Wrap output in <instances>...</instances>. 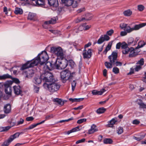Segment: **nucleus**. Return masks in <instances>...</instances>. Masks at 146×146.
<instances>
[{
  "label": "nucleus",
  "mask_w": 146,
  "mask_h": 146,
  "mask_svg": "<svg viewBox=\"0 0 146 146\" xmlns=\"http://www.w3.org/2000/svg\"><path fill=\"white\" fill-rule=\"evenodd\" d=\"M49 57L45 51H42L32 61H27L23 64L21 68V70H23L29 68L36 66L39 63L40 65L44 64L48 59Z\"/></svg>",
  "instance_id": "nucleus-1"
},
{
  "label": "nucleus",
  "mask_w": 146,
  "mask_h": 146,
  "mask_svg": "<svg viewBox=\"0 0 146 146\" xmlns=\"http://www.w3.org/2000/svg\"><path fill=\"white\" fill-rule=\"evenodd\" d=\"M146 25V23H141L135 25L134 27L131 28L128 24L123 23L120 24V26L122 29H123L127 33H129L134 31L139 30L140 28Z\"/></svg>",
  "instance_id": "nucleus-2"
},
{
  "label": "nucleus",
  "mask_w": 146,
  "mask_h": 146,
  "mask_svg": "<svg viewBox=\"0 0 146 146\" xmlns=\"http://www.w3.org/2000/svg\"><path fill=\"white\" fill-rule=\"evenodd\" d=\"M75 74L74 72L72 73L68 70H65L62 71L60 73L61 79L63 83H65L67 80L70 81L74 77L73 75Z\"/></svg>",
  "instance_id": "nucleus-3"
},
{
  "label": "nucleus",
  "mask_w": 146,
  "mask_h": 146,
  "mask_svg": "<svg viewBox=\"0 0 146 146\" xmlns=\"http://www.w3.org/2000/svg\"><path fill=\"white\" fill-rule=\"evenodd\" d=\"M117 53L115 51L113 52L111 54L108 56L110 62H106L105 65L107 68H111L112 67V66L114 65L115 62L117 60Z\"/></svg>",
  "instance_id": "nucleus-4"
},
{
  "label": "nucleus",
  "mask_w": 146,
  "mask_h": 146,
  "mask_svg": "<svg viewBox=\"0 0 146 146\" xmlns=\"http://www.w3.org/2000/svg\"><path fill=\"white\" fill-rule=\"evenodd\" d=\"M43 86L45 89H48L51 92H54L58 90L60 88V85L54 81L49 84L44 83Z\"/></svg>",
  "instance_id": "nucleus-5"
},
{
  "label": "nucleus",
  "mask_w": 146,
  "mask_h": 146,
  "mask_svg": "<svg viewBox=\"0 0 146 146\" xmlns=\"http://www.w3.org/2000/svg\"><path fill=\"white\" fill-rule=\"evenodd\" d=\"M56 68L57 69H63L66 68L68 64V60L66 59H58L56 58Z\"/></svg>",
  "instance_id": "nucleus-6"
},
{
  "label": "nucleus",
  "mask_w": 146,
  "mask_h": 146,
  "mask_svg": "<svg viewBox=\"0 0 146 146\" xmlns=\"http://www.w3.org/2000/svg\"><path fill=\"white\" fill-rule=\"evenodd\" d=\"M51 51L53 53L56 54L58 57V59L60 58L62 59L64 58V53L62 48L59 47H52L51 48Z\"/></svg>",
  "instance_id": "nucleus-7"
},
{
  "label": "nucleus",
  "mask_w": 146,
  "mask_h": 146,
  "mask_svg": "<svg viewBox=\"0 0 146 146\" xmlns=\"http://www.w3.org/2000/svg\"><path fill=\"white\" fill-rule=\"evenodd\" d=\"M45 76L43 79L44 83L49 84L54 81L53 79V76L52 74L48 72H47L44 74Z\"/></svg>",
  "instance_id": "nucleus-8"
},
{
  "label": "nucleus",
  "mask_w": 146,
  "mask_h": 146,
  "mask_svg": "<svg viewBox=\"0 0 146 146\" xmlns=\"http://www.w3.org/2000/svg\"><path fill=\"white\" fill-rule=\"evenodd\" d=\"M53 115L52 114H50L46 115L45 117V119L43 120L40 122L37 123L36 124H33L30 125L29 127H27L25 129V130L26 131L30 129H32L35 127L43 123L45 121L48 120L50 118H53Z\"/></svg>",
  "instance_id": "nucleus-9"
},
{
  "label": "nucleus",
  "mask_w": 146,
  "mask_h": 146,
  "mask_svg": "<svg viewBox=\"0 0 146 146\" xmlns=\"http://www.w3.org/2000/svg\"><path fill=\"white\" fill-rule=\"evenodd\" d=\"M56 60L55 62L52 61L51 62H46L45 64L44 68L46 70H51L55 67H56Z\"/></svg>",
  "instance_id": "nucleus-10"
},
{
  "label": "nucleus",
  "mask_w": 146,
  "mask_h": 146,
  "mask_svg": "<svg viewBox=\"0 0 146 146\" xmlns=\"http://www.w3.org/2000/svg\"><path fill=\"white\" fill-rule=\"evenodd\" d=\"M4 86L5 88V93L8 95H11L12 90L11 87L10 86L9 83L7 82L4 84Z\"/></svg>",
  "instance_id": "nucleus-11"
},
{
  "label": "nucleus",
  "mask_w": 146,
  "mask_h": 146,
  "mask_svg": "<svg viewBox=\"0 0 146 146\" xmlns=\"http://www.w3.org/2000/svg\"><path fill=\"white\" fill-rule=\"evenodd\" d=\"M128 45L125 42H122L121 48L122 49V53L124 54H127L129 53L130 48L128 47Z\"/></svg>",
  "instance_id": "nucleus-12"
},
{
  "label": "nucleus",
  "mask_w": 146,
  "mask_h": 146,
  "mask_svg": "<svg viewBox=\"0 0 146 146\" xmlns=\"http://www.w3.org/2000/svg\"><path fill=\"white\" fill-rule=\"evenodd\" d=\"M110 39V37L107 35H102L98 40L97 43L98 44H101L105 41L109 40Z\"/></svg>",
  "instance_id": "nucleus-13"
},
{
  "label": "nucleus",
  "mask_w": 146,
  "mask_h": 146,
  "mask_svg": "<svg viewBox=\"0 0 146 146\" xmlns=\"http://www.w3.org/2000/svg\"><path fill=\"white\" fill-rule=\"evenodd\" d=\"M92 50L89 49L88 50L85 49L83 51V55L84 58L89 59L92 56Z\"/></svg>",
  "instance_id": "nucleus-14"
},
{
  "label": "nucleus",
  "mask_w": 146,
  "mask_h": 146,
  "mask_svg": "<svg viewBox=\"0 0 146 146\" xmlns=\"http://www.w3.org/2000/svg\"><path fill=\"white\" fill-rule=\"evenodd\" d=\"M13 90L15 94L18 95H21L22 91L20 86H15L13 87Z\"/></svg>",
  "instance_id": "nucleus-15"
},
{
  "label": "nucleus",
  "mask_w": 146,
  "mask_h": 146,
  "mask_svg": "<svg viewBox=\"0 0 146 146\" xmlns=\"http://www.w3.org/2000/svg\"><path fill=\"white\" fill-rule=\"evenodd\" d=\"M49 4L51 6L56 7L58 5V0H48Z\"/></svg>",
  "instance_id": "nucleus-16"
},
{
  "label": "nucleus",
  "mask_w": 146,
  "mask_h": 146,
  "mask_svg": "<svg viewBox=\"0 0 146 146\" xmlns=\"http://www.w3.org/2000/svg\"><path fill=\"white\" fill-rule=\"evenodd\" d=\"M106 91L103 88L100 91H98L97 90H94L92 91V93L93 95H102L104 92Z\"/></svg>",
  "instance_id": "nucleus-17"
},
{
  "label": "nucleus",
  "mask_w": 146,
  "mask_h": 146,
  "mask_svg": "<svg viewBox=\"0 0 146 146\" xmlns=\"http://www.w3.org/2000/svg\"><path fill=\"white\" fill-rule=\"evenodd\" d=\"M56 18H51V20L48 21H45L44 24L43 25V27L46 28V25H48L50 24H54L56 22Z\"/></svg>",
  "instance_id": "nucleus-18"
},
{
  "label": "nucleus",
  "mask_w": 146,
  "mask_h": 146,
  "mask_svg": "<svg viewBox=\"0 0 146 146\" xmlns=\"http://www.w3.org/2000/svg\"><path fill=\"white\" fill-rule=\"evenodd\" d=\"M138 54V52L136 51V50L134 49L133 48H130V51L129 52V57H132L136 56Z\"/></svg>",
  "instance_id": "nucleus-19"
},
{
  "label": "nucleus",
  "mask_w": 146,
  "mask_h": 146,
  "mask_svg": "<svg viewBox=\"0 0 146 146\" xmlns=\"http://www.w3.org/2000/svg\"><path fill=\"white\" fill-rule=\"evenodd\" d=\"M11 110V107L9 104L5 105L4 107V111L6 113H10Z\"/></svg>",
  "instance_id": "nucleus-20"
},
{
  "label": "nucleus",
  "mask_w": 146,
  "mask_h": 146,
  "mask_svg": "<svg viewBox=\"0 0 146 146\" xmlns=\"http://www.w3.org/2000/svg\"><path fill=\"white\" fill-rule=\"evenodd\" d=\"M61 1L65 6L68 7L71 5L73 0H61Z\"/></svg>",
  "instance_id": "nucleus-21"
},
{
  "label": "nucleus",
  "mask_w": 146,
  "mask_h": 146,
  "mask_svg": "<svg viewBox=\"0 0 146 146\" xmlns=\"http://www.w3.org/2000/svg\"><path fill=\"white\" fill-rule=\"evenodd\" d=\"M96 126L94 125H92L91 127V129H90L88 132L89 134H91L94 133L95 132L98 131V129L96 128Z\"/></svg>",
  "instance_id": "nucleus-22"
},
{
  "label": "nucleus",
  "mask_w": 146,
  "mask_h": 146,
  "mask_svg": "<svg viewBox=\"0 0 146 146\" xmlns=\"http://www.w3.org/2000/svg\"><path fill=\"white\" fill-rule=\"evenodd\" d=\"M53 101L54 102H56L58 105L60 106H63L64 103V101L62 100L61 99H59L58 98H55L53 100Z\"/></svg>",
  "instance_id": "nucleus-23"
},
{
  "label": "nucleus",
  "mask_w": 146,
  "mask_h": 146,
  "mask_svg": "<svg viewBox=\"0 0 146 146\" xmlns=\"http://www.w3.org/2000/svg\"><path fill=\"white\" fill-rule=\"evenodd\" d=\"M117 121V120L116 119L113 118L108 122V124L107 126L108 127H112Z\"/></svg>",
  "instance_id": "nucleus-24"
},
{
  "label": "nucleus",
  "mask_w": 146,
  "mask_h": 146,
  "mask_svg": "<svg viewBox=\"0 0 146 146\" xmlns=\"http://www.w3.org/2000/svg\"><path fill=\"white\" fill-rule=\"evenodd\" d=\"M33 4L34 5L37 6H40L44 5V0H36L35 2H33Z\"/></svg>",
  "instance_id": "nucleus-25"
},
{
  "label": "nucleus",
  "mask_w": 146,
  "mask_h": 146,
  "mask_svg": "<svg viewBox=\"0 0 146 146\" xmlns=\"http://www.w3.org/2000/svg\"><path fill=\"white\" fill-rule=\"evenodd\" d=\"M19 135V133L17 132L14 135H11L9 139L11 140V141H12L14 139L18 137Z\"/></svg>",
  "instance_id": "nucleus-26"
},
{
  "label": "nucleus",
  "mask_w": 146,
  "mask_h": 146,
  "mask_svg": "<svg viewBox=\"0 0 146 146\" xmlns=\"http://www.w3.org/2000/svg\"><path fill=\"white\" fill-rule=\"evenodd\" d=\"M112 45V43L111 42H110L108 43V45L106 46V48L105 49L103 52V53L105 54H106L107 52L110 50L111 48Z\"/></svg>",
  "instance_id": "nucleus-27"
},
{
  "label": "nucleus",
  "mask_w": 146,
  "mask_h": 146,
  "mask_svg": "<svg viewBox=\"0 0 146 146\" xmlns=\"http://www.w3.org/2000/svg\"><path fill=\"white\" fill-rule=\"evenodd\" d=\"M35 82L36 84H39L41 82L42 80L40 76H37L35 77L34 79Z\"/></svg>",
  "instance_id": "nucleus-28"
},
{
  "label": "nucleus",
  "mask_w": 146,
  "mask_h": 146,
  "mask_svg": "<svg viewBox=\"0 0 146 146\" xmlns=\"http://www.w3.org/2000/svg\"><path fill=\"white\" fill-rule=\"evenodd\" d=\"M124 15L125 16H129L132 14V11L130 9H128L123 12Z\"/></svg>",
  "instance_id": "nucleus-29"
},
{
  "label": "nucleus",
  "mask_w": 146,
  "mask_h": 146,
  "mask_svg": "<svg viewBox=\"0 0 146 146\" xmlns=\"http://www.w3.org/2000/svg\"><path fill=\"white\" fill-rule=\"evenodd\" d=\"M14 13L16 14H21L23 13V11L22 9L17 7L15 9Z\"/></svg>",
  "instance_id": "nucleus-30"
},
{
  "label": "nucleus",
  "mask_w": 146,
  "mask_h": 146,
  "mask_svg": "<svg viewBox=\"0 0 146 146\" xmlns=\"http://www.w3.org/2000/svg\"><path fill=\"white\" fill-rule=\"evenodd\" d=\"M106 110V109L104 108H101L98 109L96 110V112L98 114L102 113H104Z\"/></svg>",
  "instance_id": "nucleus-31"
},
{
  "label": "nucleus",
  "mask_w": 146,
  "mask_h": 146,
  "mask_svg": "<svg viewBox=\"0 0 146 146\" xmlns=\"http://www.w3.org/2000/svg\"><path fill=\"white\" fill-rule=\"evenodd\" d=\"M104 142L106 144H110L112 142V140L110 138H106L104 140Z\"/></svg>",
  "instance_id": "nucleus-32"
},
{
  "label": "nucleus",
  "mask_w": 146,
  "mask_h": 146,
  "mask_svg": "<svg viewBox=\"0 0 146 146\" xmlns=\"http://www.w3.org/2000/svg\"><path fill=\"white\" fill-rule=\"evenodd\" d=\"M34 74V73L33 70H31L27 72V76L29 78H30L32 77Z\"/></svg>",
  "instance_id": "nucleus-33"
},
{
  "label": "nucleus",
  "mask_w": 146,
  "mask_h": 146,
  "mask_svg": "<svg viewBox=\"0 0 146 146\" xmlns=\"http://www.w3.org/2000/svg\"><path fill=\"white\" fill-rule=\"evenodd\" d=\"M2 80H5L7 78H12V76L9 74H5L3 75L2 76Z\"/></svg>",
  "instance_id": "nucleus-34"
},
{
  "label": "nucleus",
  "mask_w": 146,
  "mask_h": 146,
  "mask_svg": "<svg viewBox=\"0 0 146 146\" xmlns=\"http://www.w3.org/2000/svg\"><path fill=\"white\" fill-rule=\"evenodd\" d=\"M11 142L9 139L7 141H5L1 145V146H8Z\"/></svg>",
  "instance_id": "nucleus-35"
},
{
  "label": "nucleus",
  "mask_w": 146,
  "mask_h": 146,
  "mask_svg": "<svg viewBox=\"0 0 146 146\" xmlns=\"http://www.w3.org/2000/svg\"><path fill=\"white\" fill-rule=\"evenodd\" d=\"M84 17V21H86L90 20L92 18V16L90 14H85V17Z\"/></svg>",
  "instance_id": "nucleus-36"
},
{
  "label": "nucleus",
  "mask_w": 146,
  "mask_h": 146,
  "mask_svg": "<svg viewBox=\"0 0 146 146\" xmlns=\"http://www.w3.org/2000/svg\"><path fill=\"white\" fill-rule=\"evenodd\" d=\"M145 44L144 43V42L142 41H140L138 43V44L137 46L136 47V48L138 49L141 47H143L145 45Z\"/></svg>",
  "instance_id": "nucleus-37"
},
{
  "label": "nucleus",
  "mask_w": 146,
  "mask_h": 146,
  "mask_svg": "<svg viewBox=\"0 0 146 146\" xmlns=\"http://www.w3.org/2000/svg\"><path fill=\"white\" fill-rule=\"evenodd\" d=\"M81 129V126H77L71 129L72 132H74L80 130Z\"/></svg>",
  "instance_id": "nucleus-38"
},
{
  "label": "nucleus",
  "mask_w": 146,
  "mask_h": 146,
  "mask_svg": "<svg viewBox=\"0 0 146 146\" xmlns=\"http://www.w3.org/2000/svg\"><path fill=\"white\" fill-rule=\"evenodd\" d=\"M34 15L33 13H29L28 15V19L29 20H33L34 17Z\"/></svg>",
  "instance_id": "nucleus-39"
},
{
  "label": "nucleus",
  "mask_w": 146,
  "mask_h": 146,
  "mask_svg": "<svg viewBox=\"0 0 146 146\" xmlns=\"http://www.w3.org/2000/svg\"><path fill=\"white\" fill-rule=\"evenodd\" d=\"M144 64V59L143 58H141L140 60L138 61L136 64H139V65L141 66H143Z\"/></svg>",
  "instance_id": "nucleus-40"
},
{
  "label": "nucleus",
  "mask_w": 146,
  "mask_h": 146,
  "mask_svg": "<svg viewBox=\"0 0 146 146\" xmlns=\"http://www.w3.org/2000/svg\"><path fill=\"white\" fill-rule=\"evenodd\" d=\"M76 82L75 80H73V82L71 83V85L72 87V90L73 91L75 88L76 85Z\"/></svg>",
  "instance_id": "nucleus-41"
},
{
  "label": "nucleus",
  "mask_w": 146,
  "mask_h": 146,
  "mask_svg": "<svg viewBox=\"0 0 146 146\" xmlns=\"http://www.w3.org/2000/svg\"><path fill=\"white\" fill-rule=\"evenodd\" d=\"M117 133L119 134H121L123 132V129L122 127H119L117 129Z\"/></svg>",
  "instance_id": "nucleus-42"
},
{
  "label": "nucleus",
  "mask_w": 146,
  "mask_h": 146,
  "mask_svg": "<svg viewBox=\"0 0 146 146\" xmlns=\"http://www.w3.org/2000/svg\"><path fill=\"white\" fill-rule=\"evenodd\" d=\"M85 19L84 17H82L81 18H78L75 20L76 23H78L81 21H84V19Z\"/></svg>",
  "instance_id": "nucleus-43"
},
{
  "label": "nucleus",
  "mask_w": 146,
  "mask_h": 146,
  "mask_svg": "<svg viewBox=\"0 0 146 146\" xmlns=\"http://www.w3.org/2000/svg\"><path fill=\"white\" fill-rule=\"evenodd\" d=\"M69 65L71 68H73L75 65V64L74 61L72 60H69L68 62Z\"/></svg>",
  "instance_id": "nucleus-44"
},
{
  "label": "nucleus",
  "mask_w": 146,
  "mask_h": 146,
  "mask_svg": "<svg viewBox=\"0 0 146 146\" xmlns=\"http://www.w3.org/2000/svg\"><path fill=\"white\" fill-rule=\"evenodd\" d=\"M11 127L7 126L6 127H3L1 128V131H5L9 130Z\"/></svg>",
  "instance_id": "nucleus-45"
},
{
  "label": "nucleus",
  "mask_w": 146,
  "mask_h": 146,
  "mask_svg": "<svg viewBox=\"0 0 146 146\" xmlns=\"http://www.w3.org/2000/svg\"><path fill=\"white\" fill-rule=\"evenodd\" d=\"M134 39L132 38H129L128 42V46L132 44L133 42Z\"/></svg>",
  "instance_id": "nucleus-46"
},
{
  "label": "nucleus",
  "mask_w": 146,
  "mask_h": 146,
  "mask_svg": "<svg viewBox=\"0 0 146 146\" xmlns=\"http://www.w3.org/2000/svg\"><path fill=\"white\" fill-rule=\"evenodd\" d=\"M113 71L115 74H117L119 73V70L117 67H114L113 69Z\"/></svg>",
  "instance_id": "nucleus-47"
},
{
  "label": "nucleus",
  "mask_w": 146,
  "mask_h": 146,
  "mask_svg": "<svg viewBox=\"0 0 146 146\" xmlns=\"http://www.w3.org/2000/svg\"><path fill=\"white\" fill-rule=\"evenodd\" d=\"M86 119L85 118H83L78 120L77 121V123L78 124H81L84 122H85Z\"/></svg>",
  "instance_id": "nucleus-48"
},
{
  "label": "nucleus",
  "mask_w": 146,
  "mask_h": 146,
  "mask_svg": "<svg viewBox=\"0 0 146 146\" xmlns=\"http://www.w3.org/2000/svg\"><path fill=\"white\" fill-rule=\"evenodd\" d=\"M137 8L139 11H142L144 9V7L142 5H139L137 6Z\"/></svg>",
  "instance_id": "nucleus-49"
},
{
  "label": "nucleus",
  "mask_w": 146,
  "mask_h": 146,
  "mask_svg": "<svg viewBox=\"0 0 146 146\" xmlns=\"http://www.w3.org/2000/svg\"><path fill=\"white\" fill-rule=\"evenodd\" d=\"M73 119H74L73 117H71L70 118L68 119H67L60 120V121H59V123H62L64 122H67V121H70L72 120Z\"/></svg>",
  "instance_id": "nucleus-50"
},
{
  "label": "nucleus",
  "mask_w": 146,
  "mask_h": 146,
  "mask_svg": "<svg viewBox=\"0 0 146 146\" xmlns=\"http://www.w3.org/2000/svg\"><path fill=\"white\" fill-rule=\"evenodd\" d=\"M78 5V3L76 1H74L72 2V4L71 5L73 7L75 8Z\"/></svg>",
  "instance_id": "nucleus-51"
},
{
  "label": "nucleus",
  "mask_w": 146,
  "mask_h": 146,
  "mask_svg": "<svg viewBox=\"0 0 146 146\" xmlns=\"http://www.w3.org/2000/svg\"><path fill=\"white\" fill-rule=\"evenodd\" d=\"M85 11V7H82L81 8L79 9L77 11L78 13H79L82 12L84 11Z\"/></svg>",
  "instance_id": "nucleus-52"
},
{
  "label": "nucleus",
  "mask_w": 146,
  "mask_h": 146,
  "mask_svg": "<svg viewBox=\"0 0 146 146\" xmlns=\"http://www.w3.org/2000/svg\"><path fill=\"white\" fill-rule=\"evenodd\" d=\"M140 123V121L137 119L133 120V121L132 123L134 124L138 125Z\"/></svg>",
  "instance_id": "nucleus-53"
},
{
  "label": "nucleus",
  "mask_w": 146,
  "mask_h": 146,
  "mask_svg": "<svg viewBox=\"0 0 146 146\" xmlns=\"http://www.w3.org/2000/svg\"><path fill=\"white\" fill-rule=\"evenodd\" d=\"M142 67L141 65H137L135 69V71H138L141 69Z\"/></svg>",
  "instance_id": "nucleus-54"
},
{
  "label": "nucleus",
  "mask_w": 146,
  "mask_h": 146,
  "mask_svg": "<svg viewBox=\"0 0 146 146\" xmlns=\"http://www.w3.org/2000/svg\"><path fill=\"white\" fill-rule=\"evenodd\" d=\"M115 65L116 66H120L122 65V63L119 62H118L117 61V60L115 62V64H114V65Z\"/></svg>",
  "instance_id": "nucleus-55"
},
{
  "label": "nucleus",
  "mask_w": 146,
  "mask_h": 146,
  "mask_svg": "<svg viewBox=\"0 0 146 146\" xmlns=\"http://www.w3.org/2000/svg\"><path fill=\"white\" fill-rule=\"evenodd\" d=\"M113 33V30L112 29H111L107 32V34L111 36L112 34Z\"/></svg>",
  "instance_id": "nucleus-56"
},
{
  "label": "nucleus",
  "mask_w": 146,
  "mask_h": 146,
  "mask_svg": "<svg viewBox=\"0 0 146 146\" xmlns=\"http://www.w3.org/2000/svg\"><path fill=\"white\" fill-rule=\"evenodd\" d=\"M122 45V43H121L120 42H119L117 43L116 45V48L117 49H119L121 46V47Z\"/></svg>",
  "instance_id": "nucleus-57"
},
{
  "label": "nucleus",
  "mask_w": 146,
  "mask_h": 146,
  "mask_svg": "<svg viewBox=\"0 0 146 146\" xmlns=\"http://www.w3.org/2000/svg\"><path fill=\"white\" fill-rule=\"evenodd\" d=\"M11 79H12L13 82L16 84H18L19 83L20 81L18 79L15 78H12Z\"/></svg>",
  "instance_id": "nucleus-58"
},
{
  "label": "nucleus",
  "mask_w": 146,
  "mask_h": 146,
  "mask_svg": "<svg viewBox=\"0 0 146 146\" xmlns=\"http://www.w3.org/2000/svg\"><path fill=\"white\" fill-rule=\"evenodd\" d=\"M39 90V87L36 86H34V91L36 93H38Z\"/></svg>",
  "instance_id": "nucleus-59"
},
{
  "label": "nucleus",
  "mask_w": 146,
  "mask_h": 146,
  "mask_svg": "<svg viewBox=\"0 0 146 146\" xmlns=\"http://www.w3.org/2000/svg\"><path fill=\"white\" fill-rule=\"evenodd\" d=\"M85 139L83 138V139H82L81 140H78V141H76V144H78L79 143H80L84 142L85 141Z\"/></svg>",
  "instance_id": "nucleus-60"
},
{
  "label": "nucleus",
  "mask_w": 146,
  "mask_h": 146,
  "mask_svg": "<svg viewBox=\"0 0 146 146\" xmlns=\"http://www.w3.org/2000/svg\"><path fill=\"white\" fill-rule=\"evenodd\" d=\"M24 122V120L22 119H20L19 121L17 122V125H19L21 124H22Z\"/></svg>",
  "instance_id": "nucleus-61"
},
{
  "label": "nucleus",
  "mask_w": 146,
  "mask_h": 146,
  "mask_svg": "<svg viewBox=\"0 0 146 146\" xmlns=\"http://www.w3.org/2000/svg\"><path fill=\"white\" fill-rule=\"evenodd\" d=\"M127 33L125 31H121L120 33V35L121 36H123L126 35L127 34Z\"/></svg>",
  "instance_id": "nucleus-62"
},
{
  "label": "nucleus",
  "mask_w": 146,
  "mask_h": 146,
  "mask_svg": "<svg viewBox=\"0 0 146 146\" xmlns=\"http://www.w3.org/2000/svg\"><path fill=\"white\" fill-rule=\"evenodd\" d=\"M144 136H142L141 137H134L133 138L134 139L137 141H140V140H141V139H143V138H144Z\"/></svg>",
  "instance_id": "nucleus-63"
},
{
  "label": "nucleus",
  "mask_w": 146,
  "mask_h": 146,
  "mask_svg": "<svg viewBox=\"0 0 146 146\" xmlns=\"http://www.w3.org/2000/svg\"><path fill=\"white\" fill-rule=\"evenodd\" d=\"M34 118L32 117H28L26 118V120L27 121H30L33 120Z\"/></svg>",
  "instance_id": "nucleus-64"
}]
</instances>
